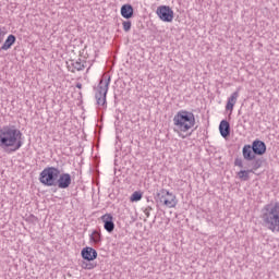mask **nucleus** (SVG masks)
Returning a JSON list of instances; mask_svg holds the SVG:
<instances>
[{"label": "nucleus", "mask_w": 279, "mask_h": 279, "mask_svg": "<svg viewBox=\"0 0 279 279\" xmlns=\"http://www.w3.org/2000/svg\"><path fill=\"white\" fill-rule=\"evenodd\" d=\"M242 154H243L244 160H254L256 158V154H254V150L250 145H244L242 149Z\"/></svg>", "instance_id": "dca6fc26"}, {"label": "nucleus", "mask_w": 279, "mask_h": 279, "mask_svg": "<svg viewBox=\"0 0 279 279\" xmlns=\"http://www.w3.org/2000/svg\"><path fill=\"white\" fill-rule=\"evenodd\" d=\"M58 178H60V169L47 167L40 172L39 182L44 186H58Z\"/></svg>", "instance_id": "20e7f679"}, {"label": "nucleus", "mask_w": 279, "mask_h": 279, "mask_svg": "<svg viewBox=\"0 0 279 279\" xmlns=\"http://www.w3.org/2000/svg\"><path fill=\"white\" fill-rule=\"evenodd\" d=\"M250 173H252V170H241L240 172H238V177L240 178V180L247 182V180H250Z\"/></svg>", "instance_id": "6ab92c4d"}, {"label": "nucleus", "mask_w": 279, "mask_h": 279, "mask_svg": "<svg viewBox=\"0 0 279 279\" xmlns=\"http://www.w3.org/2000/svg\"><path fill=\"white\" fill-rule=\"evenodd\" d=\"M252 166H253V169L255 170L260 169V161L259 160L253 161Z\"/></svg>", "instance_id": "5701e85b"}, {"label": "nucleus", "mask_w": 279, "mask_h": 279, "mask_svg": "<svg viewBox=\"0 0 279 279\" xmlns=\"http://www.w3.org/2000/svg\"><path fill=\"white\" fill-rule=\"evenodd\" d=\"M100 220L104 223V228L107 232H114V217L112 214H105L100 217Z\"/></svg>", "instance_id": "6e6552de"}, {"label": "nucleus", "mask_w": 279, "mask_h": 279, "mask_svg": "<svg viewBox=\"0 0 279 279\" xmlns=\"http://www.w3.org/2000/svg\"><path fill=\"white\" fill-rule=\"evenodd\" d=\"M68 69L71 71V73H75V71H84V69H86V62L82 61V59L71 61L68 64Z\"/></svg>", "instance_id": "f8f14e48"}, {"label": "nucleus", "mask_w": 279, "mask_h": 279, "mask_svg": "<svg viewBox=\"0 0 279 279\" xmlns=\"http://www.w3.org/2000/svg\"><path fill=\"white\" fill-rule=\"evenodd\" d=\"M141 199H143V194H141V192H134L131 195V202H141Z\"/></svg>", "instance_id": "aec40b11"}, {"label": "nucleus", "mask_w": 279, "mask_h": 279, "mask_svg": "<svg viewBox=\"0 0 279 279\" xmlns=\"http://www.w3.org/2000/svg\"><path fill=\"white\" fill-rule=\"evenodd\" d=\"M110 86V76L105 75L95 88V97L98 106H106V96Z\"/></svg>", "instance_id": "39448f33"}, {"label": "nucleus", "mask_w": 279, "mask_h": 279, "mask_svg": "<svg viewBox=\"0 0 279 279\" xmlns=\"http://www.w3.org/2000/svg\"><path fill=\"white\" fill-rule=\"evenodd\" d=\"M5 38V32L0 28V43H3V39Z\"/></svg>", "instance_id": "a878e982"}, {"label": "nucleus", "mask_w": 279, "mask_h": 279, "mask_svg": "<svg viewBox=\"0 0 279 279\" xmlns=\"http://www.w3.org/2000/svg\"><path fill=\"white\" fill-rule=\"evenodd\" d=\"M219 132L222 138H228V136H230V122H228V120H222L220 122Z\"/></svg>", "instance_id": "ddd939ff"}, {"label": "nucleus", "mask_w": 279, "mask_h": 279, "mask_svg": "<svg viewBox=\"0 0 279 279\" xmlns=\"http://www.w3.org/2000/svg\"><path fill=\"white\" fill-rule=\"evenodd\" d=\"M173 132L178 134L180 138H186V132L195 128V114L191 111L180 110L173 119Z\"/></svg>", "instance_id": "f03ea898"}, {"label": "nucleus", "mask_w": 279, "mask_h": 279, "mask_svg": "<svg viewBox=\"0 0 279 279\" xmlns=\"http://www.w3.org/2000/svg\"><path fill=\"white\" fill-rule=\"evenodd\" d=\"M260 219L268 230L279 232V203H269L262 208Z\"/></svg>", "instance_id": "7ed1b4c3"}, {"label": "nucleus", "mask_w": 279, "mask_h": 279, "mask_svg": "<svg viewBox=\"0 0 279 279\" xmlns=\"http://www.w3.org/2000/svg\"><path fill=\"white\" fill-rule=\"evenodd\" d=\"M149 213H151V207H150V206H148V207H146V208L144 209V215H145L146 217H149Z\"/></svg>", "instance_id": "393cba45"}, {"label": "nucleus", "mask_w": 279, "mask_h": 279, "mask_svg": "<svg viewBox=\"0 0 279 279\" xmlns=\"http://www.w3.org/2000/svg\"><path fill=\"white\" fill-rule=\"evenodd\" d=\"M81 267H82V269H88V270H90V269H93L94 267H96V265L87 260V262H82V263H81Z\"/></svg>", "instance_id": "412c9836"}, {"label": "nucleus", "mask_w": 279, "mask_h": 279, "mask_svg": "<svg viewBox=\"0 0 279 279\" xmlns=\"http://www.w3.org/2000/svg\"><path fill=\"white\" fill-rule=\"evenodd\" d=\"M124 32H130L132 29V22L131 21H124L122 23Z\"/></svg>", "instance_id": "4be33fe9"}, {"label": "nucleus", "mask_w": 279, "mask_h": 279, "mask_svg": "<svg viewBox=\"0 0 279 279\" xmlns=\"http://www.w3.org/2000/svg\"><path fill=\"white\" fill-rule=\"evenodd\" d=\"M14 43H16V36L9 35L4 44L1 46L0 51H8V49H12V45H14Z\"/></svg>", "instance_id": "f3484780"}, {"label": "nucleus", "mask_w": 279, "mask_h": 279, "mask_svg": "<svg viewBox=\"0 0 279 279\" xmlns=\"http://www.w3.org/2000/svg\"><path fill=\"white\" fill-rule=\"evenodd\" d=\"M252 149L257 156H263L267 151V145H265V142L256 140L253 142Z\"/></svg>", "instance_id": "9b49d317"}, {"label": "nucleus", "mask_w": 279, "mask_h": 279, "mask_svg": "<svg viewBox=\"0 0 279 279\" xmlns=\"http://www.w3.org/2000/svg\"><path fill=\"white\" fill-rule=\"evenodd\" d=\"M234 165L235 167L243 168V161L241 159H235Z\"/></svg>", "instance_id": "b1692460"}, {"label": "nucleus", "mask_w": 279, "mask_h": 279, "mask_svg": "<svg viewBox=\"0 0 279 279\" xmlns=\"http://www.w3.org/2000/svg\"><path fill=\"white\" fill-rule=\"evenodd\" d=\"M81 256L84 260H95L97 258V251L90 246H86L82 250Z\"/></svg>", "instance_id": "1a4fd4ad"}, {"label": "nucleus", "mask_w": 279, "mask_h": 279, "mask_svg": "<svg viewBox=\"0 0 279 279\" xmlns=\"http://www.w3.org/2000/svg\"><path fill=\"white\" fill-rule=\"evenodd\" d=\"M57 185L59 189H69L71 186V174H59V178L57 179Z\"/></svg>", "instance_id": "9d476101"}, {"label": "nucleus", "mask_w": 279, "mask_h": 279, "mask_svg": "<svg viewBox=\"0 0 279 279\" xmlns=\"http://www.w3.org/2000/svg\"><path fill=\"white\" fill-rule=\"evenodd\" d=\"M157 16L163 23H172L173 22V9L169 5H160L156 11Z\"/></svg>", "instance_id": "423d86ee"}, {"label": "nucleus", "mask_w": 279, "mask_h": 279, "mask_svg": "<svg viewBox=\"0 0 279 279\" xmlns=\"http://www.w3.org/2000/svg\"><path fill=\"white\" fill-rule=\"evenodd\" d=\"M161 204L167 206V208H175L178 206V198L175 195L167 190L161 191V196L159 197Z\"/></svg>", "instance_id": "0eeeda50"}, {"label": "nucleus", "mask_w": 279, "mask_h": 279, "mask_svg": "<svg viewBox=\"0 0 279 279\" xmlns=\"http://www.w3.org/2000/svg\"><path fill=\"white\" fill-rule=\"evenodd\" d=\"M239 99V90L231 94L228 98L226 110H230L232 112L234 110V106L236 105V100Z\"/></svg>", "instance_id": "4468645a"}, {"label": "nucleus", "mask_w": 279, "mask_h": 279, "mask_svg": "<svg viewBox=\"0 0 279 279\" xmlns=\"http://www.w3.org/2000/svg\"><path fill=\"white\" fill-rule=\"evenodd\" d=\"M76 88H80V89H81V88H82V83H77V84H76Z\"/></svg>", "instance_id": "bb28decb"}, {"label": "nucleus", "mask_w": 279, "mask_h": 279, "mask_svg": "<svg viewBox=\"0 0 279 279\" xmlns=\"http://www.w3.org/2000/svg\"><path fill=\"white\" fill-rule=\"evenodd\" d=\"M23 147V133L14 126L0 128V148L7 154H14Z\"/></svg>", "instance_id": "f257e3e1"}, {"label": "nucleus", "mask_w": 279, "mask_h": 279, "mask_svg": "<svg viewBox=\"0 0 279 279\" xmlns=\"http://www.w3.org/2000/svg\"><path fill=\"white\" fill-rule=\"evenodd\" d=\"M89 239L93 243H101V233L99 231H93Z\"/></svg>", "instance_id": "a211bd4d"}, {"label": "nucleus", "mask_w": 279, "mask_h": 279, "mask_svg": "<svg viewBox=\"0 0 279 279\" xmlns=\"http://www.w3.org/2000/svg\"><path fill=\"white\" fill-rule=\"evenodd\" d=\"M121 16H123V19H132V16H134V8L132 4L121 7Z\"/></svg>", "instance_id": "2eb2a0df"}]
</instances>
